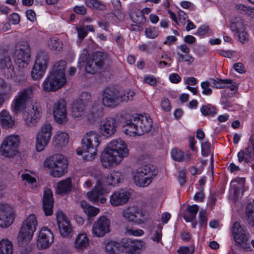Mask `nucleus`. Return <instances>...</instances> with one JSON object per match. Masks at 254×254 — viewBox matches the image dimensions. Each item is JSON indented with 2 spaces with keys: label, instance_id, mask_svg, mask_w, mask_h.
<instances>
[{
  "label": "nucleus",
  "instance_id": "nucleus-1",
  "mask_svg": "<svg viewBox=\"0 0 254 254\" xmlns=\"http://www.w3.org/2000/svg\"><path fill=\"white\" fill-rule=\"evenodd\" d=\"M35 87L32 86L19 91L14 97L11 104V110L14 114L22 112L25 123L28 126H34L39 119L42 109L39 104L32 103L25 110L27 102L32 98Z\"/></svg>",
  "mask_w": 254,
  "mask_h": 254
},
{
  "label": "nucleus",
  "instance_id": "nucleus-2",
  "mask_svg": "<svg viewBox=\"0 0 254 254\" xmlns=\"http://www.w3.org/2000/svg\"><path fill=\"white\" fill-rule=\"evenodd\" d=\"M127 144L120 138L112 140L107 145L101 155V161L104 168L117 166L128 155Z\"/></svg>",
  "mask_w": 254,
  "mask_h": 254
},
{
  "label": "nucleus",
  "instance_id": "nucleus-3",
  "mask_svg": "<svg viewBox=\"0 0 254 254\" xmlns=\"http://www.w3.org/2000/svg\"><path fill=\"white\" fill-rule=\"evenodd\" d=\"M152 127V121L147 115L135 114L127 119L123 127V131L127 135H141L148 132Z\"/></svg>",
  "mask_w": 254,
  "mask_h": 254
},
{
  "label": "nucleus",
  "instance_id": "nucleus-4",
  "mask_svg": "<svg viewBox=\"0 0 254 254\" xmlns=\"http://www.w3.org/2000/svg\"><path fill=\"white\" fill-rule=\"evenodd\" d=\"M99 135L95 131L87 132L82 139L81 149L77 150V154L81 155L83 153H88L86 155L87 160H92L96 154L97 148L100 144Z\"/></svg>",
  "mask_w": 254,
  "mask_h": 254
},
{
  "label": "nucleus",
  "instance_id": "nucleus-5",
  "mask_svg": "<svg viewBox=\"0 0 254 254\" xmlns=\"http://www.w3.org/2000/svg\"><path fill=\"white\" fill-rule=\"evenodd\" d=\"M45 168L50 169V174L54 177H61L66 172L67 162L62 154H54L47 158L44 162Z\"/></svg>",
  "mask_w": 254,
  "mask_h": 254
},
{
  "label": "nucleus",
  "instance_id": "nucleus-6",
  "mask_svg": "<svg viewBox=\"0 0 254 254\" xmlns=\"http://www.w3.org/2000/svg\"><path fill=\"white\" fill-rule=\"evenodd\" d=\"M109 66V60L106 54L96 52L87 61L85 70L89 73L94 74L98 72L105 71Z\"/></svg>",
  "mask_w": 254,
  "mask_h": 254
},
{
  "label": "nucleus",
  "instance_id": "nucleus-7",
  "mask_svg": "<svg viewBox=\"0 0 254 254\" xmlns=\"http://www.w3.org/2000/svg\"><path fill=\"white\" fill-rule=\"evenodd\" d=\"M30 46L26 41L20 40L15 46L14 58L16 64L21 68H25L30 61Z\"/></svg>",
  "mask_w": 254,
  "mask_h": 254
},
{
  "label": "nucleus",
  "instance_id": "nucleus-8",
  "mask_svg": "<svg viewBox=\"0 0 254 254\" xmlns=\"http://www.w3.org/2000/svg\"><path fill=\"white\" fill-rule=\"evenodd\" d=\"M49 60L47 52L40 51L38 53L31 71V76L33 80H39L42 78L47 69Z\"/></svg>",
  "mask_w": 254,
  "mask_h": 254
},
{
  "label": "nucleus",
  "instance_id": "nucleus-9",
  "mask_svg": "<svg viewBox=\"0 0 254 254\" xmlns=\"http://www.w3.org/2000/svg\"><path fill=\"white\" fill-rule=\"evenodd\" d=\"M66 81V78H63L60 75H56L50 71L43 81L41 87L46 92H55L62 88Z\"/></svg>",
  "mask_w": 254,
  "mask_h": 254
},
{
  "label": "nucleus",
  "instance_id": "nucleus-10",
  "mask_svg": "<svg viewBox=\"0 0 254 254\" xmlns=\"http://www.w3.org/2000/svg\"><path fill=\"white\" fill-rule=\"evenodd\" d=\"M19 139L18 135H10L2 142L0 147V154L7 158L13 157L17 153Z\"/></svg>",
  "mask_w": 254,
  "mask_h": 254
},
{
  "label": "nucleus",
  "instance_id": "nucleus-11",
  "mask_svg": "<svg viewBox=\"0 0 254 254\" xmlns=\"http://www.w3.org/2000/svg\"><path fill=\"white\" fill-rule=\"evenodd\" d=\"M15 213L13 207L10 204L0 203V227L7 228L13 222Z\"/></svg>",
  "mask_w": 254,
  "mask_h": 254
},
{
  "label": "nucleus",
  "instance_id": "nucleus-12",
  "mask_svg": "<svg viewBox=\"0 0 254 254\" xmlns=\"http://www.w3.org/2000/svg\"><path fill=\"white\" fill-rule=\"evenodd\" d=\"M52 136V127L49 124H44L38 131L36 137V147L38 151L43 150L48 145Z\"/></svg>",
  "mask_w": 254,
  "mask_h": 254
},
{
  "label": "nucleus",
  "instance_id": "nucleus-13",
  "mask_svg": "<svg viewBox=\"0 0 254 254\" xmlns=\"http://www.w3.org/2000/svg\"><path fill=\"white\" fill-rule=\"evenodd\" d=\"M102 103L104 106L114 107L120 103L119 91L113 87H106L102 91Z\"/></svg>",
  "mask_w": 254,
  "mask_h": 254
},
{
  "label": "nucleus",
  "instance_id": "nucleus-14",
  "mask_svg": "<svg viewBox=\"0 0 254 254\" xmlns=\"http://www.w3.org/2000/svg\"><path fill=\"white\" fill-rule=\"evenodd\" d=\"M110 220L105 216L95 221L92 228V234L97 237H103L110 232Z\"/></svg>",
  "mask_w": 254,
  "mask_h": 254
},
{
  "label": "nucleus",
  "instance_id": "nucleus-15",
  "mask_svg": "<svg viewBox=\"0 0 254 254\" xmlns=\"http://www.w3.org/2000/svg\"><path fill=\"white\" fill-rule=\"evenodd\" d=\"M103 103L100 100H95L86 110V118L91 123H94L103 116Z\"/></svg>",
  "mask_w": 254,
  "mask_h": 254
},
{
  "label": "nucleus",
  "instance_id": "nucleus-16",
  "mask_svg": "<svg viewBox=\"0 0 254 254\" xmlns=\"http://www.w3.org/2000/svg\"><path fill=\"white\" fill-rule=\"evenodd\" d=\"M0 68L3 69L7 78L11 79L15 77V72L10 57L2 49H0Z\"/></svg>",
  "mask_w": 254,
  "mask_h": 254
},
{
  "label": "nucleus",
  "instance_id": "nucleus-17",
  "mask_svg": "<svg viewBox=\"0 0 254 254\" xmlns=\"http://www.w3.org/2000/svg\"><path fill=\"white\" fill-rule=\"evenodd\" d=\"M53 116L56 122L64 124L67 122L66 103L61 99L56 102L53 106Z\"/></svg>",
  "mask_w": 254,
  "mask_h": 254
},
{
  "label": "nucleus",
  "instance_id": "nucleus-18",
  "mask_svg": "<svg viewBox=\"0 0 254 254\" xmlns=\"http://www.w3.org/2000/svg\"><path fill=\"white\" fill-rule=\"evenodd\" d=\"M122 246L129 254H138L146 248V243L140 240L126 239L122 241Z\"/></svg>",
  "mask_w": 254,
  "mask_h": 254
},
{
  "label": "nucleus",
  "instance_id": "nucleus-19",
  "mask_svg": "<svg viewBox=\"0 0 254 254\" xmlns=\"http://www.w3.org/2000/svg\"><path fill=\"white\" fill-rule=\"evenodd\" d=\"M54 242V235L51 230L47 227H43L39 232L37 245L40 249L49 248Z\"/></svg>",
  "mask_w": 254,
  "mask_h": 254
},
{
  "label": "nucleus",
  "instance_id": "nucleus-20",
  "mask_svg": "<svg viewBox=\"0 0 254 254\" xmlns=\"http://www.w3.org/2000/svg\"><path fill=\"white\" fill-rule=\"evenodd\" d=\"M122 215L126 220L129 222H132L138 224L143 223L142 218L143 215L140 209L136 207H127L123 210Z\"/></svg>",
  "mask_w": 254,
  "mask_h": 254
},
{
  "label": "nucleus",
  "instance_id": "nucleus-21",
  "mask_svg": "<svg viewBox=\"0 0 254 254\" xmlns=\"http://www.w3.org/2000/svg\"><path fill=\"white\" fill-rule=\"evenodd\" d=\"M117 123L116 120L112 117H108L103 120L99 125L100 133L107 137L111 136L116 131Z\"/></svg>",
  "mask_w": 254,
  "mask_h": 254
},
{
  "label": "nucleus",
  "instance_id": "nucleus-22",
  "mask_svg": "<svg viewBox=\"0 0 254 254\" xmlns=\"http://www.w3.org/2000/svg\"><path fill=\"white\" fill-rule=\"evenodd\" d=\"M232 231L234 235L235 242L240 246L247 245V242L249 240V234L240 225L239 222L236 221L234 223Z\"/></svg>",
  "mask_w": 254,
  "mask_h": 254
},
{
  "label": "nucleus",
  "instance_id": "nucleus-23",
  "mask_svg": "<svg viewBox=\"0 0 254 254\" xmlns=\"http://www.w3.org/2000/svg\"><path fill=\"white\" fill-rule=\"evenodd\" d=\"M130 196V192L125 190L115 191L110 196V203L113 206H118L126 204Z\"/></svg>",
  "mask_w": 254,
  "mask_h": 254
},
{
  "label": "nucleus",
  "instance_id": "nucleus-24",
  "mask_svg": "<svg viewBox=\"0 0 254 254\" xmlns=\"http://www.w3.org/2000/svg\"><path fill=\"white\" fill-rule=\"evenodd\" d=\"M35 231L32 228L22 225L17 237L19 246L23 247L26 245L32 238Z\"/></svg>",
  "mask_w": 254,
  "mask_h": 254
},
{
  "label": "nucleus",
  "instance_id": "nucleus-25",
  "mask_svg": "<svg viewBox=\"0 0 254 254\" xmlns=\"http://www.w3.org/2000/svg\"><path fill=\"white\" fill-rule=\"evenodd\" d=\"M53 203L52 192L47 189L44 191L43 199V208L46 215L50 216L53 214Z\"/></svg>",
  "mask_w": 254,
  "mask_h": 254
},
{
  "label": "nucleus",
  "instance_id": "nucleus-26",
  "mask_svg": "<svg viewBox=\"0 0 254 254\" xmlns=\"http://www.w3.org/2000/svg\"><path fill=\"white\" fill-rule=\"evenodd\" d=\"M103 186L95 185L93 190L87 192V195L89 200L93 202L100 201L101 203H104L106 198L103 196Z\"/></svg>",
  "mask_w": 254,
  "mask_h": 254
},
{
  "label": "nucleus",
  "instance_id": "nucleus-27",
  "mask_svg": "<svg viewBox=\"0 0 254 254\" xmlns=\"http://www.w3.org/2000/svg\"><path fill=\"white\" fill-rule=\"evenodd\" d=\"M253 144L252 146L249 145L244 150H241L238 153V158L239 162L244 161L246 163H251L252 167L254 169V156Z\"/></svg>",
  "mask_w": 254,
  "mask_h": 254
},
{
  "label": "nucleus",
  "instance_id": "nucleus-28",
  "mask_svg": "<svg viewBox=\"0 0 254 254\" xmlns=\"http://www.w3.org/2000/svg\"><path fill=\"white\" fill-rule=\"evenodd\" d=\"M85 105L82 104L81 100L74 101L71 108L72 117L78 119L86 117V111H85Z\"/></svg>",
  "mask_w": 254,
  "mask_h": 254
},
{
  "label": "nucleus",
  "instance_id": "nucleus-29",
  "mask_svg": "<svg viewBox=\"0 0 254 254\" xmlns=\"http://www.w3.org/2000/svg\"><path fill=\"white\" fill-rule=\"evenodd\" d=\"M89 245V239L85 233H79L75 238L74 247L79 252L86 249Z\"/></svg>",
  "mask_w": 254,
  "mask_h": 254
},
{
  "label": "nucleus",
  "instance_id": "nucleus-30",
  "mask_svg": "<svg viewBox=\"0 0 254 254\" xmlns=\"http://www.w3.org/2000/svg\"><path fill=\"white\" fill-rule=\"evenodd\" d=\"M122 174L119 171H112L107 176H104L103 180L104 186H116L120 182Z\"/></svg>",
  "mask_w": 254,
  "mask_h": 254
},
{
  "label": "nucleus",
  "instance_id": "nucleus-31",
  "mask_svg": "<svg viewBox=\"0 0 254 254\" xmlns=\"http://www.w3.org/2000/svg\"><path fill=\"white\" fill-rule=\"evenodd\" d=\"M140 175L151 177L153 179L157 174L156 167L151 164H145L139 167L134 172Z\"/></svg>",
  "mask_w": 254,
  "mask_h": 254
},
{
  "label": "nucleus",
  "instance_id": "nucleus-32",
  "mask_svg": "<svg viewBox=\"0 0 254 254\" xmlns=\"http://www.w3.org/2000/svg\"><path fill=\"white\" fill-rule=\"evenodd\" d=\"M0 123L3 127L10 128L14 125V119L8 111L3 110L0 113Z\"/></svg>",
  "mask_w": 254,
  "mask_h": 254
},
{
  "label": "nucleus",
  "instance_id": "nucleus-33",
  "mask_svg": "<svg viewBox=\"0 0 254 254\" xmlns=\"http://www.w3.org/2000/svg\"><path fill=\"white\" fill-rule=\"evenodd\" d=\"M53 140L56 147L65 146L68 141V135L65 132L58 131L53 137Z\"/></svg>",
  "mask_w": 254,
  "mask_h": 254
},
{
  "label": "nucleus",
  "instance_id": "nucleus-34",
  "mask_svg": "<svg viewBox=\"0 0 254 254\" xmlns=\"http://www.w3.org/2000/svg\"><path fill=\"white\" fill-rule=\"evenodd\" d=\"M151 177L140 175L136 173H134L133 180L135 184L139 187H146L152 182Z\"/></svg>",
  "mask_w": 254,
  "mask_h": 254
},
{
  "label": "nucleus",
  "instance_id": "nucleus-35",
  "mask_svg": "<svg viewBox=\"0 0 254 254\" xmlns=\"http://www.w3.org/2000/svg\"><path fill=\"white\" fill-rule=\"evenodd\" d=\"M171 155L172 159L177 162H188L191 159L190 154H185L182 151L176 148L172 150Z\"/></svg>",
  "mask_w": 254,
  "mask_h": 254
},
{
  "label": "nucleus",
  "instance_id": "nucleus-36",
  "mask_svg": "<svg viewBox=\"0 0 254 254\" xmlns=\"http://www.w3.org/2000/svg\"><path fill=\"white\" fill-rule=\"evenodd\" d=\"M72 189L71 180L67 178L58 183L57 192L59 194H66L69 193Z\"/></svg>",
  "mask_w": 254,
  "mask_h": 254
},
{
  "label": "nucleus",
  "instance_id": "nucleus-37",
  "mask_svg": "<svg viewBox=\"0 0 254 254\" xmlns=\"http://www.w3.org/2000/svg\"><path fill=\"white\" fill-rule=\"evenodd\" d=\"M66 65V63L65 61L61 60L55 63L51 72L55 73L56 75H60L63 78H66L64 73Z\"/></svg>",
  "mask_w": 254,
  "mask_h": 254
},
{
  "label": "nucleus",
  "instance_id": "nucleus-38",
  "mask_svg": "<svg viewBox=\"0 0 254 254\" xmlns=\"http://www.w3.org/2000/svg\"><path fill=\"white\" fill-rule=\"evenodd\" d=\"M105 249L108 254H118L123 250L122 243L116 241H110L106 243Z\"/></svg>",
  "mask_w": 254,
  "mask_h": 254
},
{
  "label": "nucleus",
  "instance_id": "nucleus-39",
  "mask_svg": "<svg viewBox=\"0 0 254 254\" xmlns=\"http://www.w3.org/2000/svg\"><path fill=\"white\" fill-rule=\"evenodd\" d=\"M61 235L63 237H70L72 236V229L69 221L63 222L58 225Z\"/></svg>",
  "mask_w": 254,
  "mask_h": 254
},
{
  "label": "nucleus",
  "instance_id": "nucleus-40",
  "mask_svg": "<svg viewBox=\"0 0 254 254\" xmlns=\"http://www.w3.org/2000/svg\"><path fill=\"white\" fill-rule=\"evenodd\" d=\"M0 254H12V245L7 239L0 241Z\"/></svg>",
  "mask_w": 254,
  "mask_h": 254
},
{
  "label": "nucleus",
  "instance_id": "nucleus-41",
  "mask_svg": "<svg viewBox=\"0 0 254 254\" xmlns=\"http://www.w3.org/2000/svg\"><path fill=\"white\" fill-rule=\"evenodd\" d=\"M81 206L88 217H94L99 212V208L87 204L85 201L81 202Z\"/></svg>",
  "mask_w": 254,
  "mask_h": 254
},
{
  "label": "nucleus",
  "instance_id": "nucleus-42",
  "mask_svg": "<svg viewBox=\"0 0 254 254\" xmlns=\"http://www.w3.org/2000/svg\"><path fill=\"white\" fill-rule=\"evenodd\" d=\"M85 4L89 7L99 10H104L106 8L105 4L99 0H85Z\"/></svg>",
  "mask_w": 254,
  "mask_h": 254
},
{
  "label": "nucleus",
  "instance_id": "nucleus-43",
  "mask_svg": "<svg viewBox=\"0 0 254 254\" xmlns=\"http://www.w3.org/2000/svg\"><path fill=\"white\" fill-rule=\"evenodd\" d=\"M198 206L197 205H193L189 206L188 207V210L189 214H185L184 216V219L187 221H191L193 220L195 217L198 211Z\"/></svg>",
  "mask_w": 254,
  "mask_h": 254
},
{
  "label": "nucleus",
  "instance_id": "nucleus-44",
  "mask_svg": "<svg viewBox=\"0 0 254 254\" xmlns=\"http://www.w3.org/2000/svg\"><path fill=\"white\" fill-rule=\"evenodd\" d=\"M251 204H247L245 209L246 220L249 225L254 227V209Z\"/></svg>",
  "mask_w": 254,
  "mask_h": 254
},
{
  "label": "nucleus",
  "instance_id": "nucleus-45",
  "mask_svg": "<svg viewBox=\"0 0 254 254\" xmlns=\"http://www.w3.org/2000/svg\"><path fill=\"white\" fill-rule=\"evenodd\" d=\"M90 175L97 181L96 185L103 186L104 177L103 176L102 172L100 169L97 168H92Z\"/></svg>",
  "mask_w": 254,
  "mask_h": 254
},
{
  "label": "nucleus",
  "instance_id": "nucleus-46",
  "mask_svg": "<svg viewBox=\"0 0 254 254\" xmlns=\"http://www.w3.org/2000/svg\"><path fill=\"white\" fill-rule=\"evenodd\" d=\"M22 225L26 226L30 228H32V227L34 230L36 231L37 226V220L35 215L32 214L29 215L23 221Z\"/></svg>",
  "mask_w": 254,
  "mask_h": 254
},
{
  "label": "nucleus",
  "instance_id": "nucleus-47",
  "mask_svg": "<svg viewBox=\"0 0 254 254\" xmlns=\"http://www.w3.org/2000/svg\"><path fill=\"white\" fill-rule=\"evenodd\" d=\"M211 84L212 87L216 88H225L226 85L227 84H232L233 81L231 79H211Z\"/></svg>",
  "mask_w": 254,
  "mask_h": 254
},
{
  "label": "nucleus",
  "instance_id": "nucleus-48",
  "mask_svg": "<svg viewBox=\"0 0 254 254\" xmlns=\"http://www.w3.org/2000/svg\"><path fill=\"white\" fill-rule=\"evenodd\" d=\"M13 92L11 87L0 78V93L4 95L10 96Z\"/></svg>",
  "mask_w": 254,
  "mask_h": 254
},
{
  "label": "nucleus",
  "instance_id": "nucleus-49",
  "mask_svg": "<svg viewBox=\"0 0 254 254\" xmlns=\"http://www.w3.org/2000/svg\"><path fill=\"white\" fill-rule=\"evenodd\" d=\"M62 46V42L58 38H51L48 41V46L51 50L60 51Z\"/></svg>",
  "mask_w": 254,
  "mask_h": 254
},
{
  "label": "nucleus",
  "instance_id": "nucleus-50",
  "mask_svg": "<svg viewBox=\"0 0 254 254\" xmlns=\"http://www.w3.org/2000/svg\"><path fill=\"white\" fill-rule=\"evenodd\" d=\"M200 111L205 116H214L216 114V108L210 104L202 106L200 109Z\"/></svg>",
  "mask_w": 254,
  "mask_h": 254
},
{
  "label": "nucleus",
  "instance_id": "nucleus-51",
  "mask_svg": "<svg viewBox=\"0 0 254 254\" xmlns=\"http://www.w3.org/2000/svg\"><path fill=\"white\" fill-rule=\"evenodd\" d=\"M130 18L134 23H144L146 21L144 15L139 10L132 13L130 15Z\"/></svg>",
  "mask_w": 254,
  "mask_h": 254
},
{
  "label": "nucleus",
  "instance_id": "nucleus-52",
  "mask_svg": "<svg viewBox=\"0 0 254 254\" xmlns=\"http://www.w3.org/2000/svg\"><path fill=\"white\" fill-rule=\"evenodd\" d=\"M134 95V92L130 90L127 91L122 93H120L119 92L120 103L121 102H127L128 101L132 100Z\"/></svg>",
  "mask_w": 254,
  "mask_h": 254
},
{
  "label": "nucleus",
  "instance_id": "nucleus-53",
  "mask_svg": "<svg viewBox=\"0 0 254 254\" xmlns=\"http://www.w3.org/2000/svg\"><path fill=\"white\" fill-rule=\"evenodd\" d=\"M159 34V30L155 27H150L146 28L145 30V36L149 39H154Z\"/></svg>",
  "mask_w": 254,
  "mask_h": 254
},
{
  "label": "nucleus",
  "instance_id": "nucleus-54",
  "mask_svg": "<svg viewBox=\"0 0 254 254\" xmlns=\"http://www.w3.org/2000/svg\"><path fill=\"white\" fill-rule=\"evenodd\" d=\"M77 100H81L82 102V104L85 105L86 104V106L88 107L91 105L92 101V98L91 95L87 92H84L82 93L81 95V98L77 99Z\"/></svg>",
  "mask_w": 254,
  "mask_h": 254
},
{
  "label": "nucleus",
  "instance_id": "nucleus-55",
  "mask_svg": "<svg viewBox=\"0 0 254 254\" xmlns=\"http://www.w3.org/2000/svg\"><path fill=\"white\" fill-rule=\"evenodd\" d=\"M177 55L178 56V62L182 63L183 62H186L189 64H191L194 61V58L189 55V54H185V55H183L180 53H177Z\"/></svg>",
  "mask_w": 254,
  "mask_h": 254
},
{
  "label": "nucleus",
  "instance_id": "nucleus-56",
  "mask_svg": "<svg viewBox=\"0 0 254 254\" xmlns=\"http://www.w3.org/2000/svg\"><path fill=\"white\" fill-rule=\"evenodd\" d=\"M251 6L242 3L235 5V9L237 11L241 14L247 15L248 14Z\"/></svg>",
  "mask_w": 254,
  "mask_h": 254
},
{
  "label": "nucleus",
  "instance_id": "nucleus-57",
  "mask_svg": "<svg viewBox=\"0 0 254 254\" xmlns=\"http://www.w3.org/2000/svg\"><path fill=\"white\" fill-rule=\"evenodd\" d=\"M195 249L193 246H182L177 250L178 254H193L194 252Z\"/></svg>",
  "mask_w": 254,
  "mask_h": 254
},
{
  "label": "nucleus",
  "instance_id": "nucleus-58",
  "mask_svg": "<svg viewBox=\"0 0 254 254\" xmlns=\"http://www.w3.org/2000/svg\"><path fill=\"white\" fill-rule=\"evenodd\" d=\"M210 143L205 141L201 143V154L203 156H207L210 152Z\"/></svg>",
  "mask_w": 254,
  "mask_h": 254
},
{
  "label": "nucleus",
  "instance_id": "nucleus-59",
  "mask_svg": "<svg viewBox=\"0 0 254 254\" xmlns=\"http://www.w3.org/2000/svg\"><path fill=\"white\" fill-rule=\"evenodd\" d=\"M126 233L128 235L139 237L142 236L144 232L141 229L134 230L131 228H126Z\"/></svg>",
  "mask_w": 254,
  "mask_h": 254
},
{
  "label": "nucleus",
  "instance_id": "nucleus-60",
  "mask_svg": "<svg viewBox=\"0 0 254 254\" xmlns=\"http://www.w3.org/2000/svg\"><path fill=\"white\" fill-rule=\"evenodd\" d=\"M242 27V24L240 22H235L233 21L230 22V28H231V30L234 32L239 33L240 31H242L243 29Z\"/></svg>",
  "mask_w": 254,
  "mask_h": 254
},
{
  "label": "nucleus",
  "instance_id": "nucleus-61",
  "mask_svg": "<svg viewBox=\"0 0 254 254\" xmlns=\"http://www.w3.org/2000/svg\"><path fill=\"white\" fill-rule=\"evenodd\" d=\"M57 220L58 225L63 223V222L69 221L64 212L61 210H59L57 212Z\"/></svg>",
  "mask_w": 254,
  "mask_h": 254
},
{
  "label": "nucleus",
  "instance_id": "nucleus-62",
  "mask_svg": "<svg viewBox=\"0 0 254 254\" xmlns=\"http://www.w3.org/2000/svg\"><path fill=\"white\" fill-rule=\"evenodd\" d=\"M209 83L208 82H203L201 83V87L202 88V93L204 95H209L212 93V90L209 88Z\"/></svg>",
  "mask_w": 254,
  "mask_h": 254
},
{
  "label": "nucleus",
  "instance_id": "nucleus-63",
  "mask_svg": "<svg viewBox=\"0 0 254 254\" xmlns=\"http://www.w3.org/2000/svg\"><path fill=\"white\" fill-rule=\"evenodd\" d=\"M76 30L78 34V37L81 40L86 36L87 32L85 27H76Z\"/></svg>",
  "mask_w": 254,
  "mask_h": 254
},
{
  "label": "nucleus",
  "instance_id": "nucleus-64",
  "mask_svg": "<svg viewBox=\"0 0 254 254\" xmlns=\"http://www.w3.org/2000/svg\"><path fill=\"white\" fill-rule=\"evenodd\" d=\"M199 218L201 225L206 226L207 219L206 216V211L205 210L201 209L199 213Z\"/></svg>",
  "mask_w": 254,
  "mask_h": 254
}]
</instances>
